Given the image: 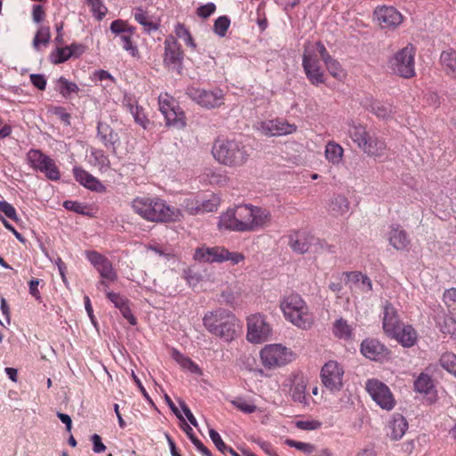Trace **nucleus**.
Listing matches in <instances>:
<instances>
[{"instance_id":"1","label":"nucleus","mask_w":456,"mask_h":456,"mask_svg":"<svg viewBox=\"0 0 456 456\" xmlns=\"http://www.w3.org/2000/svg\"><path fill=\"white\" fill-rule=\"evenodd\" d=\"M131 208L141 218L151 223H171L181 217L178 208L168 205L158 196L135 197L131 202Z\"/></svg>"},{"instance_id":"2","label":"nucleus","mask_w":456,"mask_h":456,"mask_svg":"<svg viewBox=\"0 0 456 456\" xmlns=\"http://www.w3.org/2000/svg\"><path fill=\"white\" fill-rule=\"evenodd\" d=\"M211 152L219 164L239 168L248 162L252 148L240 139H217L212 146Z\"/></svg>"},{"instance_id":"3","label":"nucleus","mask_w":456,"mask_h":456,"mask_svg":"<svg viewBox=\"0 0 456 456\" xmlns=\"http://www.w3.org/2000/svg\"><path fill=\"white\" fill-rule=\"evenodd\" d=\"M203 324L211 334L227 342L237 337L238 330L240 328L235 314L224 308L207 313L203 318Z\"/></svg>"},{"instance_id":"4","label":"nucleus","mask_w":456,"mask_h":456,"mask_svg":"<svg viewBox=\"0 0 456 456\" xmlns=\"http://www.w3.org/2000/svg\"><path fill=\"white\" fill-rule=\"evenodd\" d=\"M327 49L321 42L308 43L305 46L302 65L307 79L314 86L324 83V71L321 61H325Z\"/></svg>"},{"instance_id":"5","label":"nucleus","mask_w":456,"mask_h":456,"mask_svg":"<svg viewBox=\"0 0 456 456\" xmlns=\"http://www.w3.org/2000/svg\"><path fill=\"white\" fill-rule=\"evenodd\" d=\"M285 319L293 325L308 330L314 323V316L305 300L297 294H291L284 297L280 304Z\"/></svg>"},{"instance_id":"6","label":"nucleus","mask_w":456,"mask_h":456,"mask_svg":"<svg viewBox=\"0 0 456 456\" xmlns=\"http://www.w3.org/2000/svg\"><path fill=\"white\" fill-rule=\"evenodd\" d=\"M415 55V46L412 44H407L388 58L387 69L396 76L411 78L416 75Z\"/></svg>"},{"instance_id":"7","label":"nucleus","mask_w":456,"mask_h":456,"mask_svg":"<svg viewBox=\"0 0 456 456\" xmlns=\"http://www.w3.org/2000/svg\"><path fill=\"white\" fill-rule=\"evenodd\" d=\"M241 232H254L268 226L272 221L269 210L250 204L239 205Z\"/></svg>"},{"instance_id":"8","label":"nucleus","mask_w":456,"mask_h":456,"mask_svg":"<svg viewBox=\"0 0 456 456\" xmlns=\"http://www.w3.org/2000/svg\"><path fill=\"white\" fill-rule=\"evenodd\" d=\"M260 358L262 364L272 370L290 362L293 359V353L281 344H270L262 348Z\"/></svg>"},{"instance_id":"9","label":"nucleus","mask_w":456,"mask_h":456,"mask_svg":"<svg viewBox=\"0 0 456 456\" xmlns=\"http://www.w3.org/2000/svg\"><path fill=\"white\" fill-rule=\"evenodd\" d=\"M159 108L166 119L167 126L183 128L186 125L185 115L177 102L168 94H160L159 96Z\"/></svg>"},{"instance_id":"10","label":"nucleus","mask_w":456,"mask_h":456,"mask_svg":"<svg viewBox=\"0 0 456 456\" xmlns=\"http://www.w3.org/2000/svg\"><path fill=\"white\" fill-rule=\"evenodd\" d=\"M27 159L30 167L41 173L51 181H58L61 173L55 161L39 150H30L27 154Z\"/></svg>"},{"instance_id":"11","label":"nucleus","mask_w":456,"mask_h":456,"mask_svg":"<svg viewBox=\"0 0 456 456\" xmlns=\"http://www.w3.org/2000/svg\"><path fill=\"white\" fill-rule=\"evenodd\" d=\"M344 375V367L337 361L327 362L321 370V379L323 386L333 393L342 389Z\"/></svg>"},{"instance_id":"12","label":"nucleus","mask_w":456,"mask_h":456,"mask_svg":"<svg viewBox=\"0 0 456 456\" xmlns=\"http://www.w3.org/2000/svg\"><path fill=\"white\" fill-rule=\"evenodd\" d=\"M365 388L372 400L383 410L391 411L395 400L389 387L377 379H368Z\"/></svg>"},{"instance_id":"13","label":"nucleus","mask_w":456,"mask_h":456,"mask_svg":"<svg viewBox=\"0 0 456 456\" xmlns=\"http://www.w3.org/2000/svg\"><path fill=\"white\" fill-rule=\"evenodd\" d=\"M183 61V51L173 35H168L164 41L163 64L169 70L180 71Z\"/></svg>"},{"instance_id":"14","label":"nucleus","mask_w":456,"mask_h":456,"mask_svg":"<svg viewBox=\"0 0 456 456\" xmlns=\"http://www.w3.org/2000/svg\"><path fill=\"white\" fill-rule=\"evenodd\" d=\"M247 338L252 343H262L271 335V327L260 314H254L247 319Z\"/></svg>"},{"instance_id":"15","label":"nucleus","mask_w":456,"mask_h":456,"mask_svg":"<svg viewBox=\"0 0 456 456\" xmlns=\"http://www.w3.org/2000/svg\"><path fill=\"white\" fill-rule=\"evenodd\" d=\"M244 255L240 252H230L224 247H204L201 246V261L208 263H223L230 261L232 265H237L243 261Z\"/></svg>"},{"instance_id":"16","label":"nucleus","mask_w":456,"mask_h":456,"mask_svg":"<svg viewBox=\"0 0 456 456\" xmlns=\"http://www.w3.org/2000/svg\"><path fill=\"white\" fill-rule=\"evenodd\" d=\"M255 128L265 136H283L297 131L295 124H290L282 118L257 122Z\"/></svg>"},{"instance_id":"17","label":"nucleus","mask_w":456,"mask_h":456,"mask_svg":"<svg viewBox=\"0 0 456 456\" xmlns=\"http://www.w3.org/2000/svg\"><path fill=\"white\" fill-rule=\"evenodd\" d=\"M283 392L289 394L294 402L306 404V380L302 374H292L281 385Z\"/></svg>"},{"instance_id":"18","label":"nucleus","mask_w":456,"mask_h":456,"mask_svg":"<svg viewBox=\"0 0 456 456\" xmlns=\"http://www.w3.org/2000/svg\"><path fill=\"white\" fill-rule=\"evenodd\" d=\"M86 259L99 272L102 278L113 281L117 279V273L111 262L103 255L95 250L86 251Z\"/></svg>"},{"instance_id":"19","label":"nucleus","mask_w":456,"mask_h":456,"mask_svg":"<svg viewBox=\"0 0 456 456\" xmlns=\"http://www.w3.org/2000/svg\"><path fill=\"white\" fill-rule=\"evenodd\" d=\"M374 17L384 28H395L403 21L402 14L393 6L378 7L374 12Z\"/></svg>"},{"instance_id":"20","label":"nucleus","mask_w":456,"mask_h":456,"mask_svg":"<svg viewBox=\"0 0 456 456\" xmlns=\"http://www.w3.org/2000/svg\"><path fill=\"white\" fill-rule=\"evenodd\" d=\"M361 353L366 358L377 362H382L389 355V350L379 340L374 338H367L362 342Z\"/></svg>"},{"instance_id":"21","label":"nucleus","mask_w":456,"mask_h":456,"mask_svg":"<svg viewBox=\"0 0 456 456\" xmlns=\"http://www.w3.org/2000/svg\"><path fill=\"white\" fill-rule=\"evenodd\" d=\"M387 239L389 245L396 250H408L411 245V240L407 232L397 224H393L389 226Z\"/></svg>"},{"instance_id":"22","label":"nucleus","mask_w":456,"mask_h":456,"mask_svg":"<svg viewBox=\"0 0 456 456\" xmlns=\"http://www.w3.org/2000/svg\"><path fill=\"white\" fill-rule=\"evenodd\" d=\"M315 238L305 231L293 232L289 236V245L291 249L298 254L308 251Z\"/></svg>"},{"instance_id":"23","label":"nucleus","mask_w":456,"mask_h":456,"mask_svg":"<svg viewBox=\"0 0 456 456\" xmlns=\"http://www.w3.org/2000/svg\"><path fill=\"white\" fill-rule=\"evenodd\" d=\"M346 279L350 289L353 292L370 293L372 290L370 279L361 272H347L343 273Z\"/></svg>"},{"instance_id":"24","label":"nucleus","mask_w":456,"mask_h":456,"mask_svg":"<svg viewBox=\"0 0 456 456\" xmlns=\"http://www.w3.org/2000/svg\"><path fill=\"white\" fill-rule=\"evenodd\" d=\"M134 20L142 27L145 33L151 34L157 31L160 27V19L144 10L142 7H136L134 10Z\"/></svg>"},{"instance_id":"25","label":"nucleus","mask_w":456,"mask_h":456,"mask_svg":"<svg viewBox=\"0 0 456 456\" xmlns=\"http://www.w3.org/2000/svg\"><path fill=\"white\" fill-rule=\"evenodd\" d=\"M401 326L397 313L391 303L386 302L383 305V329L389 337L396 334Z\"/></svg>"},{"instance_id":"26","label":"nucleus","mask_w":456,"mask_h":456,"mask_svg":"<svg viewBox=\"0 0 456 456\" xmlns=\"http://www.w3.org/2000/svg\"><path fill=\"white\" fill-rule=\"evenodd\" d=\"M364 107L373 113L377 118L388 119L395 112L393 105L387 102H381L372 98H366Z\"/></svg>"},{"instance_id":"27","label":"nucleus","mask_w":456,"mask_h":456,"mask_svg":"<svg viewBox=\"0 0 456 456\" xmlns=\"http://www.w3.org/2000/svg\"><path fill=\"white\" fill-rule=\"evenodd\" d=\"M73 174L76 181L86 188L99 192L105 191V186L82 167H75L73 168Z\"/></svg>"},{"instance_id":"28","label":"nucleus","mask_w":456,"mask_h":456,"mask_svg":"<svg viewBox=\"0 0 456 456\" xmlns=\"http://www.w3.org/2000/svg\"><path fill=\"white\" fill-rule=\"evenodd\" d=\"M408 429V422L403 416L393 414L387 424V436L395 441L400 440Z\"/></svg>"},{"instance_id":"29","label":"nucleus","mask_w":456,"mask_h":456,"mask_svg":"<svg viewBox=\"0 0 456 456\" xmlns=\"http://www.w3.org/2000/svg\"><path fill=\"white\" fill-rule=\"evenodd\" d=\"M239 205L232 208H229L224 213L218 222V226L221 229H226L233 232H241V220L239 219Z\"/></svg>"},{"instance_id":"30","label":"nucleus","mask_w":456,"mask_h":456,"mask_svg":"<svg viewBox=\"0 0 456 456\" xmlns=\"http://www.w3.org/2000/svg\"><path fill=\"white\" fill-rule=\"evenodd\" d=\"M97 134L106 148H111L115 151L116 145L119 142V136L109 124L99 121Z\"/></svg>"},{"instance_id":"31","label":"nucleus","mask_w":456,"mask_h":456,"mask_svg":"<svg viewBox=\"0 0 456 456\" xmlns=\"http://www.w3.org/2000/svg\"><path fill=\"white\" fill-rule=\"evenodd\" d=\"M350 203L347 198L342 194L334 195L329 204L328 212L334 217L345 216L349 213Z\"/></svg>"},{"instance_id":"32","label":"nucleus","mask_w":456,"mask_h":456,"mask_svg":"<svg viewBox=\"0 0 456 456\" xmlns=\"http://www.w3.org/2000/svg\"><path fill=\"white\" fill-rule=\"evenodd\" d=\"M347 126L348 135L354 141V142L356 143L360 149H362V147L365 145L366 141L369 139L370 134L366 130L364 126L359 123H355L353 120L349 121Z\"/></svg>"},{"instance_id":"33","label":"nucleus","mask_w":456,"mask_h":456,"mask_svg":"<svg viewBox=\"0 0 456 456\" xmlns=\"http://www.w3.org/2000/svg\"><path fill=\"white\" fill-rule=\"evenodd\" d=\"M390 337L395 338L402 346L405 347L412 346L417 341V332L411 325H403L396 330V334Z\"/></svg>"},{"instance_id":"34","label":"nucleus","mask_w":456,"mask_h":456,"mask_svg":"<svg viewBox=\"0 0 456 456\" xmlns=\"http://www.w3.org/2000/svg\"><path fill=\"white\" fill-rule=\"evenodd\" d=\"M361 150L369 156L381 157L386 152L387 145L383 139L370 134L365 145L362 146Z\"/></svg>"},{"instance_id":"35","label":"nucleus","mask_w":456,"mask_h":456,"mask_svg":"<svg viewBox=\"0 0 456 456\" xmlns=\"http://www.w3.org/2000/svg\"><path fill=\"white\" fill-rule=\"evenodd\" d=\"M324 155L329 163L338 166L343 161L344 149L338 142L329 141L325 146Z\"/></svg>"},{"instance_id":"36","label":"nucleus","mask_w":456,"mask_h":456,"mask_svg":"<svg viewBox=\"0 0 456 456\" xmlns=\"http://www.w3.org/2000/svg\"><path fill=\"white\" fill-rule=\"evenodd\" d=\"M74 49H79L78 53H84V46L81 45L72 44L70 46L58 48L55 52L52 53L51 60L53 63L59 64L68 61L75 54Z\"/></svg>"},{"instance_id":"37","label":"nucleus","mask_w":456,"mask_h":456,"mask_svg":"<svg viewBox=\"0 0 456 456\" xmlns=\"http://www.w3.org/2000/svg\"><path fill=\"white\" fill-rule=\"evenodd\" d=\"M224 103V94L221 89L201 92V106L216 108Z\"/></svg>"},{"instance_id":"38","label":"nucleus","mask_w":456,"mask_h":456,"mask_svg":"<svg viewBox=\"0 0 456 456\" xmlns=\"http://www.w3.org/2000/svg\"><path fill=\"white\" fill-rule=\"evenodd\" d=\"M440 61L446 74L456 78V52L453 50L444 51L441 53Z\"/></svg>"},{"instance_id":"39","label":"nucleus","mask_w":456,"mask_h":456,"mask_svg":"<svg viewBox=\"0 0 456 456\" xmlns=\"http://www.w3.org/2000/svg\"><path fill=\"white\" fill-rule=\"evenodd\" d=\"M174 32L175 34V38H179L184 42L187 47H191L193 50H196L197 45L191 34L190 29L183 23H177L175 26Z\"/></svg>"},{"instance_id":"40","label":"nucleus","mask_w":456,"mask_h":456,"mask_svg":"<svg viewBox=\"0 0 456 456\" xmlns=\"http://www.w3.org/2000/svg\"><path fill=\"white\" fill-rule=\"evenodd\" d=\"M221 200L219 196L213 192H206L201 195V213L216 211Z\"/></svg>"},{"instance_id":"41","label":"nucleus","mask_w":456,"mask_h":456,"mask_svg":"<svg viewBox=\"0 0 456 456\" xmlns=\"http://www.w3.org/2000/svg\"><path fill=\"white\" fill-rule=\"evenodd\" d=\"M129 112L132 114L134 120L143 128L147 127L149 119L147 118L142 107L139 106L136 102H129L126 105Z\"/></svg>"},{"instance_id":"42","label":"nucleus","mask_w":456,"mask_h":456,"mask_svg":"<svg viewBox=\"0 0 456 456\" xmlns=\"http://www.w3.org/2000/svg\"><path fill=\"white\" fill-rule=\"evenodd\" d=\"M324 63L326 65L328 71L333 77L338 80H342L343 78H345V70L342 69L340 63L330 55L328 51L327 58H325Z\"/></svg>"},{"instance_id":"43","label":"nucleus","mask_w":456,"mask_h":456,"mask_svg":"<svg viewBox=\"0 0 456 456\" xmlns=\"http://www.w3.org/2000/svg\"><path fill=\"white\" fill-rule=\"evenodd\" d=\"M333 333L338 338L348 339L352 336V329L346 321L340 318L333 325Z\"/></svg>"},{"instance_id":"44","label":"nucleus","mask_w":456,"mask_h":456,"mask_svg":"<svg viewBox=\"0 0 456 456\" xmlns=\"http://www.w3.org/2000/svg\"><path fill=\"white\" fill-rule=\"evenodd\" d=\"M433 387V381L429 375L421 373L414 382V389L420 394H428Z\"/></svg>"},{"instance_id":"45","label":"nucleus","mask_w":456,"mask_h":456,"mask_svg":"<svg viewBox=\"0 0 456 456\" xmlns=\"http://www.w3.org/2000/svg\"><path fill=\"white\" fill-rule=\"evenodd\" d=\"M172 357L183 370H190L191 372L198 371V365L190 358L182 354L179 351L174 349L172 351Z\"/></svg>"},{"instance_id":"46","label":"nucleus","mask_w":456,"mask_h":456,"mask_svg":"<svg viewBox=\"0 0 456 456\" xmlns=\"http://www.w3.org/2000/svg\"><path fill=\"white\" fill-rule=\"evenodd\" d=\"M58 85L60 94L65 98H69L72 93H77L79 91L76 83L70 82L63 77L58 79Z\"/></svg>"},{"instance_id":"47","label":"nucleus","mask_w":456,"mask_h":456,"mask_svg":"<svg viewBox=\"0 0 456 456\" xmlns=\"http://www.w3.org/2000/svg\"><path fill=\"white\" fill-rule=\"evenodd\" d=\"M133 35L134 33L122 34L119 36V40L125 51L128 52L131 56L139 58V50L132 40Z\"/></svg>"},{"instance_id":"48","label":"nucleus","mask_w":456,"mask_h":456,"mask_svg":"<svg viewBox=\"0 0 456 456\" xmlns=\"http://www.w3.org/2000/svg\"><path fill=\"white\" fill-rule=\"evenodd\" d=\"M230 24L231 20L227 16H220L214 22L213 31L218 37H224L226 36Z\"/></svg>"},{"instance_id":"49","label":"nucleus","mask_w":456,"mask_h":456,"mask_svg":"<svg viewBox=\"0 0 456 456\" xmlns=\"http://www.w3.org/2000/svg\"><path fill=\"white\" fill-rule=\"evenodd\" d=\"M440 365L456 377V354L444 353L440 358Z\"/></svg>"},{"instance_id":"50","label":"nucleus","mask_w":456,"mask_h":456,"mask_svg":"<svg viewBox=\"0 0 456 456\" xmlns=\"http://www.w3.org/2000/svg\"><path fill=\"white\" fill-rule=\"evenodd\" d=\"M440 330L444 334L450 335L456 338V320L452 316H444L443 322L439 323Z\"/></svg>"},{"instance_id":"51","label":"nucleus","mask_w":456,"mask_h":456,"mask_svg":"<svg viewBox=\"0 0 456 456\" xmlns=\"http://www.w3.org/2000/svg\"><path fill=\"white\" fill-rule=\"evenodd\" d=\"M234 407L244 413H253L256 411V406L250 400L244 399L242 397H237L232 401Z\"/></svg>"},{"instance_id":"52","label":"nucleus","mask_w":456,"mask_h":456,"mask_svg":"<svg viewBox=\"0 0 456 456\" xmlns=\"http://www.w3.org/2000/svg\"><path fill=\"white\" fill-rule=\"evenodd\" d=\"M86 2L97 20H102L106 15L107 8L102 0H86Z\"/></svg>"},{"instance_id":"53","label":"nucleus","mask_w":456,"mask_h":456,"mask_svg":"<svg viewBox=\"0 0 456 456\" xmlns=\"http://www.w3.org/2000/svg\"><path fill=\"white\" fill-rule=\"evenodd\" d=\"M110 30L117 35L134 33V28L129 26L126 21L123 20H115L110 24Z\"/></svg>"},{"instance_id":"54","label":"nucleus","mask_w":456,"mask_h":456,"mask_svg":"<svg viewBox=\"0 0 456 456\" xmlns=\"http://www.w3.org/2000/svg\"><path fill=\"white\" fill-rule=\"evenodd\" d=\"M443 302L451 312L456 313V288L448 289L444 292Z\"/></svg>"},{"instance_id":"55","label":"nucleus","mask_w":456,"mask_h":456,"mask_svg":"<svg viewBox=\"0 0 456 456\" xmlns=\"http://www.w3.org/2000/svg\"><path fill=\"white\" fill-rule=\"evenodd\" d=\"M180 427L190 438V440L193 443L196 448L200 451V440L193 432L192 428L185 421V419L183 417L182 419H180Z\"/></svg>"},{"instance_id":"56","label":"nucleus","mask_w":456,"mask_h":456,"mask_svg":"<svg viewBox=\"0 0 456 456\" xmlns=\"http://www.w3.org/2000/svg\"><path fill=\"white\" fill-rule=\"evenodd\" d=\"M180 427L190 438V440L193 443L196 448L200 451V440L193 432L192 428L185 421V419L183 417L182 419H180Z\"/></svg>"},{"instance_id":"57","label":"nucleus","mask_w":456,"mask_h":456,"mask_svg":"<svg viewBox=\"0 0 456 456\" xmlns=\"http://www.w3.org/2000/svg\"><path fill=\"white\" fill-rule=\"evenodd\" d=\"M287 444L307 454L312 453L315 450L314 444L305 442L287 440Z\"/></svg>"},{"instance_id":"58","label":"nucleus","mask_w":456,"mask_h":456,"mask_svg":"<svg viewBox=\"0 0 456 456\" xmlns=\"http://www.w3.org/2000/svg\"><path fill=\"white\" fill-rule=\"evenodd\" d=\"M64 208L68 210L74 211L82 215H88L87 206L81 202L74 201V200H66L63 204Z\"/></svg>"},{"instance_id":"59","label":"nucleus","mask_w":456,"mask_h":456,"mask_svg":"<svg viewBox=\"0 0 456 456\" xmlns=\"http://www.w3.org/2000/svg\"><path fill=\"white\" fill-rule=\"evenodd\" d=\"M209 436H210L212 442L214 443V444L216 446V448L223 453H225L226 449H228V446L224 443L220 435L216 430L210 429Z\"/></svg>"},{"instance_id":"60","label":"nucleus","mask_w":456,"mask_h":456,"mask_svg":"<svg viewBox=\"0 0 456 456\" xmlns=\"http://www.w3.org/2000/svg\"><path fill=\"white\" fill-rule=\"evenodd\" d=\"M0 211L3 212L8 218L17 220V214L14 207L5 200L0 201Z\"/></svg>"},{"instance_id":"61","label":"nucleus","mask_w":456,"mask_h":456,"mask_svg":"<svg viewBox=\"0 0 456 456\" xmlns=\"http://www.w3.org/2000/svg\"><path fill=\"white\" fill-rule=\"evenodd\" d=\"M107 297L118 309H121V307L123 305H126V304H128V300L126 297L120 296L119 294L114 293V292H107Z\"/></svg>"},{"instance_id":"62","label":"nucleus","mask_w":456,"mask_h":456,"mask_svg":"<svg viewBox=\"0 0 456 456\" xmlns=\"http://www.w3.org/2000/svg\"><path fill=\"white\" fill-rule=\"evenodd\" d=\"M30 81L32 85L39 90H45L46 86V79L41 74L30 75Z\"/></svg>"},{"instance_id":"63","label":"nucleus","mask_w":456,"mask_h":456,"mask_svg":"<svg viewBox=\"0 0 456 456\" xmlns=\"http://www.w3.org/2000/svg\"><path fill=\"white\" fill-rule=\"evenodd\" d=\"M206 175L208 177L210 183L223 184L227 181L226 175L223 173L210 171V174L208 173Z\"/></svg>"},{"instance_id":"64","label":"nucleus","mask_w":456,"mask_h":456,"mask_svg":"<svg viewBox=\"0 0 456 456\" xmlns=\"http://www.w3.org/2000/svg\"><path fill=\"white\" fill-rule=\"evenodd\" d=\"M321 426V423L318 421H308V420H299L297 422V427L302 430H314Z\"/></svg>"}]
</instances>
